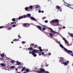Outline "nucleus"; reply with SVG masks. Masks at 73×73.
Segmentation results:
<instances>
[{"label":"nucleus","instance_id":"obj_7","mask_svg":"<svg viewBox=\"0 0 73 73\" xmlns=\"http://www.w3.org/2000/svg\"><path fill=\"white\" fill-rule=\"evenodd\" d=\"M57 23L58 22V20L57 19H54L51 21L50 22V23L51 24H52V23H54L55 22Z\"/></svg>","mask_w":73,"mask_h":73},{"label":"nucleus","instance_id":"obj_12","mask_svg":"<svg viewBox=\"0 0 73 73\" xmlns=\"http://www.w3.org/2000/svg\"><path fill=\"white\" fill-rule=\"evenodd\" d=\"M37 27L39 29H40V31H42V29H41V28H42V27H41L39 26H37Z\"/></svg>","mask_w":73,"mask_h":73},{"label":"nucleus","instance_id":"obj_5","mask_svg":"<svg viewBox=\"0 0 73 73\" xmlns=\"http://www.w3.org/2000/svg\"><path fill=\"white\" fill-rule=\"evenodd\" d=\"M31 16V15L30 14H27V16L25 15H24L23 16H21L19 17V19L20 20L21 19H23V18H26V17H29V16Z\"/></svg>","mask_w":73,"mask_h":73},{"label":"nucleus","instance_id":"obj_10","mask_svg":"<svg viewBox=\"0 0 73 73\" xmlns=\"http://www.w3.org/2000/svg\"><path fill=\"white\" fill-rule=\"evenodd\" d=\"M63 39L64 40V41H65V42H66V43L67 44V45H68L69 46V44H68V41H67L66 40V39H65V38H63Z\"/></svg>","mask_w":73,"mask_h":73},{"label":"nucleus","instance_id":"obj_11","mask_svg":"<svg viewBox=\"0 0 73 73\" xmlns=\"http://www.w3.org/2000/svg\"><path fill=\"white\" fill-rule=\"evenodd\" d=\"M43 28L42 29V30L43 31H45L46 29V26L44 25L42 26Z\"/></svg>","mask_w":73,"mask_h":73},{"label":"nucleus","instance_id":"obj_36","mask_svg":"<svg viewBox=\"0 0 73 73\" xmlns=\"http://www.w3.org/2000/svg\"><path fill=\"white\" fill-rule=\"evenodd\" d=\"M22 42V44H25V43H26V42L25 41Z\"/></svg>","mask_w":73,"mask_h":73},{"label":"nucleus","instance_id":"obj_42","mask_svg":"<svg viewBox=\"0 0 73 73\" xmlns=\"http://www.w3.org/2000/svg\"><path fill=\"white\" fill-rule=\"evenodd\" d=\"M13 27H16V25H14L13 26Z\"/></svg>","mask_w":73,"mask_h":73},{"label":"nucleus","instance_id":"obj_52","mask_svg":"<svg viewBox=\"0 0 73 73\" xmlns=\"http://www.w3.org/2000/svg\"><path fill=\"white\" fill-rule=\"evenodd\" d=\"M16 70H18V69L16 68Z\"/></svg>","mask_w":73,"mask_h":73},{"label":"nucleus","instance_id":"obj_50","mask_svg":"<svg viewBox=\"0 0 73 73\" xmlns=\"http://www.w3.org/2000/svg\"><path fill=\"white\" fill-rule=\"evenodd\" d=\"M41 54H39V56H41Z\"/></svg>","mask_w":73,"mask_h":73},{"label":"nucleus","instance_id":"obj_30","mask_svg":"<svg viewBox=\"0 0 73 73\" xmlns=\"http://www.w3.org/2000/svg\"><path fill=\"white\" fill-rule=\"evenodd\" d=\"M33 46H34V44H32L30 45L31 47H33Z\"/></svg>","mask_w":73,"mask_h":73},{"label":"nucleus","instance_id":"obj_27","mask_svg":"<svg viewBox=\"0 0 73 73\" xmlns=\"http://www.w3.org/2000/svg\"><path fill=\"white\" fill-rule=\"evenodd\" d=\"M34 48H37V45H35L34 46Z\"/></svg>","mask_w":73,"mask_h":73},{"label":"nucleus","instance_id":"obj_29","mask_svg":"<svg viewBox=\"0 0 73 73\" xmlns=\"http://www.w3.org/2000/svg\"><path fill=\"white\" fill-rule=\"evenodd\" d=\"M56 25H54V26H60V25H59V23H56Z\"/></svg>","mask_w":73,"mask_h":73},{"label":"nucleus","instance_id":"obj_49","mask_svg":"<svg viewBox=\"0 0 73 73\" xmlns=\"http://www.w3.org/2000/svg\"><path fill=\"white\" fill-rule=\"evenodd\" d=\"M49 66V64H48V65H47V66H46V67H47V66Z\"/></svg>","mask_w":73,"mask_h":73},{"label":"nucleus","instance_id":"obj_53","mask_svg":"<svg viewBox=\"0 0 73 73\" xmlns=\"http://www.w3.org/2000/svg\"><path fill=\"white\" fill-rule=\"evenodd\" d=\"M58 29H61V28H60L59 27H58Z\"/></svg>","mask_w":73,"mask_h":73},{"label":"nucleus","instance_id":"obj_48","mask_svg":"<svg viewBox=\"0 0 73 73\" xmlns=\"http://www.w3.org/2000/svg\"><path fill=\"white\" fill-rule=\"evenodd\" d=\"M41 12H42V13H44V11H42Z\"/></svg>","mask_w":73,"mask_h":73},{"label":"nucleus","instance_id":"obj_39","mask_svg":"<svg viewBox=\"0 0 73 73\" xmlns=\"http://www.w3.org/2000/svg\"><path fill=\"white\" fill-rule=\"evenodd\" d=\"M11 24H16V23L15 22H12L11 23Z\"/></svg>","mask_w":73,"mask_h":73},{"label":"nucleus","instance_id":"obj_46","mask_svg":"<svg viewBox=\"0 0 73 73\" xmlns=\"http://www.w3.org/2000/svg\"><path fill=\"white\" fill-rule=\"evenodd\" d=\"M60 11V12H62V9H61V10H59V11Z\"/></svg>","mask_w":73,"mask_h":73},{"label":"nucleus","instance_id":"obj_24","mask_svg":"<svg viewBox=\"0 0 73 73\" xmlns=\"http://www.w3.org/2000/svg\"><path fill=\"white\" fill-rule=\"evenodd\" d=\"M15 68V67L14 66H12L10 67V68L11 69H14Z\"/></svg>","mask_w":73,"mask_h":73},{"label":"nucleus","instance_id":"obj_37","mask_svg":"<svg viewBox=\"0 0 73 73\" xmlns=\"http://www.w3.org/2000/svg\"><path fill=\"white\" fill-rule=\"evenodd\" d=\"M46 17H44L42 18V20H44V19H45L46 18Z\"/></svg>","mask_w":73,"mask_h":73},{"label":"nucleus","instance_id":"obj_1","mask_svg":"<svg viewBox=\"0 0 73 73\" xmlns=\"http://www.w3.org/2000/svg\"><path fill=\"white\" fill-rule=\"evenodd\" d=\"M60 60L59 61L60 62H61L62 64H63L65 65V66H67L69 64V61H66L65 62H64V58L62 57H60L59 58Z\"/></svg>","mask_w":73,"mask_h":73},{"label":"nucleus","instance_id":"obj_6","mask_svg":"<svg viewBox=\"0 0 73 73\" xmlns=\"http://www.w3.org/2000/svg\"><path fill=\"white\" fill-rule=\"evenodd\" d=\"M33 8V7L32 6H30V7L25 8V10H27V9H28L29 11H31Z\"/></svg>","mask_w":73,"mask_h":73},{"label":"nucleus","instance_id":"obj_63","mask_svg":"<svg viewBox=\"0 0 73 73\" xmlns=\"http://www.w3.org/2000/svg\"><path fill=\"white\" fill-rule=\"evenodd\" d=\"M46 51H47V50L46 51H45V52H46Z\"/></svg>","mask_w":73,"mask_h":73},{"label":"nucleus","instance_id":"obj_61","mask_svg":"<svg viewBox=\"0 0 73 73\" xmlns=\"http://www.w3.org/2000/svg\"><path fill=\"white\" fill-rule=\"evenodd\" d=\"M18 73H20V72H19Z\"/></svg>","mask_w":73,"mask_h":73},{"label":"nucleus","instance_id":"obj_59","mask_svg":"<svg viewBox=\"0 0 73 73\" xmlns=\"http://www.w3.org/2000/svg\"><path fill=\"white\" fill-rule=\"evenodd\" d=\"M46 65H47V64L46 63Z\"/></svg>","mask_w":73,"mask_h":73},{"label":"nucleus","instance_id":"obj_18","mask_svg":"<svg viewBox=\"0 0 73 73\" xmlns=\"http://www.w3.org/2000/svg\"><path fill=\"white\" fill-rule=\"evenodd\" d=\"M1 66H5V64L4 63H1L0 64Z\"/></svg>","mask_w":73,"mask_h":73},{"label":"nucleus","instance_id":"obj_17","mask_svg":"<svg viewBox=\"0 0 73 73\" xmlns=\"http://www.w3.org/2000/svg\"><path fill=\"white\" fill-rule=\"evenodd\" d=\"M27 24L26 23H23V26L24 27H27Z\"/></svg>","mask_w":73,"mask_h":73},{"label":"nucleus","instance_id":"obj_22","mask_svg":"<svg viewBox=\"0 0 73 73\" xmlns=\"http://www.w3.org/2000/svg\"><path fill=\"white\" fill-rule=\"evenodd\" d=\"M57 9H60V7L59 6H57L56 7Z\"/></svg>","mask_w":73,"mask_h":73},{"label":"nucleus","instance_id":"obj_26","mask_svg":"<svg viewBox=\"0 0 73 73\" xmlns=\"http://www.w3.org/2000/svg\"><path fill=\"white\" fill-rule=\"evenodd\" d=\"M12 21H13L15 22V21H16V19L15 18H13L12 19Z\"/></svg>","mask_w":73,"mask_h":73},{"label":"nucleus","instance_id":"obj_8","mask_svg":"<svg viewBox=\"0 0 73 73\" xmlns=\"http://www.w3.org/2000/svg\"><path fill=\"white\" fill-rule=\"evenodd\" d=\"M64 5L65 6L68 7H69V8H70L73 9V8H72V5H69L68 4L66 3H64Z\"/></svg>","mask_w":73,"mask_h":73},{"label":"nucleus","instance_id":"obj_20","mask_svg":"<svg viewBox=\"0 0 73 73\" xmlns=\"http://www.w3.org/2000/svg\"><path fill=\"white\" fill-rule=\"evenodd\" d=\"M50 36L51 37V38H53V34L52 33H50Z\"/></svg>","mask_w":73,"mask_h":73},{"label":"nucleus","instance_id":"obj_15","mask_svg":"<svg viewBox=\"0 0 73 73\" xmlns=\"http://www.w3.org/2000/svg\"><path fill=\"white\" fill-rule=\"evenodd\" d=\"M33 7H36V8H40V6L38 5H34L33 6Z\"/></svg>","mask_w":73,"mask_h":73},{"label":"nucleus","instance_id":"obj_23","mask_svg":"<svg viewBox=\"0 0 73 73\" xmlns=\"http://www.w3.org/2000/svg\"><path fill=\"white\" fill-rule=\"evenodd\" d=\"M21 62H19L18 61L17 62V64L18 65H20V64H21Z\"/></svg>","mask_w":73,"mask_h":73},{"label":"nucleus","instance_id":"obj_60","mask_svg":"<svg viewBox=\"0 0 73 73\" xmlns=\"http://www.w3.org/2000/svg\"><path fill=\"white\" fill-rule=\"evenodd\" d=\"M48 0L49 1H50V0Z\"/></svg>","mask_w":73,"mask_h":73},{"label":"nucleus","instance_id":"obj_41","mask_svg":"<svg viewBox=\"0 0 73 73\" xmlns=\"http://www.w3.org/2000/svg\"><path fill=\"white\" fill-rule=\"evenodd\" d=\"M48 55L49 56H50V55H51V53L49 52L48 54Z\"/></svg>","mask_w":73,"mask_h":73},{"label":"nucleus","instance_id":"obj_43","mask_svg":"<svg viewBox=\"0 0 73 73\" xmlns=\"http://www.w3.org/2000/svg\"><path fill=\"white\" fill-rule=\"evenodd\" d=\"M3 27V26L0 27V29H1V28H2Z\"/></svg>","mask_w":73,"mask_h":73},{"label":"nucleus","instance_id":"obj_57","mask_svg":"<svg viewBox=\"0 0 73 73\" xmlns=\"http://www.w3.org/2000/svg\"><path fill=\"white\" fill-rule=\"evenodd\" d=\"M46 56H47L48 55V54H46Z\"/></svg>","mask_w":73,"mask_h":73},{"label":"nucleus","instance_id":"obj_62","mask_svg":"<svg viewBox=\"0 0 73 73\" xmlns=\"http://www.w3.org/2000/svg\"><path fill=\"white\" fill-rule=\"evenodd\" d=\"M20 48H21V47H20Z\"/></svg>","mask_w":73,"mask_h":73},{"label":"nucleus","instance_id":"obj_44","mask_svg":"<svg viewBox=\"0 0 73 73\" xmlns=\"http://www.w3.org/2000/svg\"><path fill=\"white\" fill-rule=\"evenodd\" d=\"M57 43L58 44H61V42H59V41H58L57 42Z\"/></svg>","mask_w":73,"mask_h":73},{"label":"nucleus","instance_id":"obj_51","mask_svg":"<svg viewBox=\"0 0 73 73\" xmlns=\"http://www.w3.org/2000/svg\"><path fill=\"white\" fill-rule=\"evenodd\" d=\"M18 37H20V35H19V36H18Z\"/></svg>","mask_w":73,"mask_h":73},{"label":"nucleus","instance_id":"obj_56","mask_svg":"<svg viewBox=\"0 0 73 73\" xmlns=\"http://www.w3.org/2000/svg\"><path fill=\"white\" fill-rule=\"evenodd\" d=\"M26 50H28V49H26Z\"/></svg>","mask_w":73,"mask_h":73},{"label":"nucleus","instance_id":"obj_2","mask_svg":"<svg viewBox=\"0 0 73 73\" xmlns=\"http://www.w3.org/2000/svg\"><path fill=\"white\" fill-rule=\"evenodd\" d=\"M40 52V51L39 50H38L34 49L32 51H32L29 52V53H30V54H32V55H33L35 57L37 56V54H35V53H36L39 54Z\"/></svg>","mask_w":73,"mask_h":73},{"label":"nucleus","instance_id":"obj_34","mask_svg":"<svg viewBox=\"0 0 73 73\" xmlns=\"http://www.w3.org/2000/svg\"><path fill=\"white\" fill-rule=\"evenodd\" d=\"M14 62H15V61L14 60H12L11 61V62L12 63H14Z\"/></svg>","mask_w":73,"mask_h":73},{"label":"nucleus","instance_id":"obj_38","mask_svg":"<svg viewBox=\"0 0 73 73\" xmlns=\"http://www.w3.org/2000/svg\"><path fill=\"white\" fill-rule=\"evenodd\" d=\"M11 29H12V28L11 27H9L8 28L9 30H11Z\"/></svg>","mask_w":73,"mask_h":73},{"label":"nucleus","instance_id":"obj_35","mask_svg":"<svg viewBox=\"0 0 73 73\" xmlns=\"http://www.w3.org/2000/svg\"><path fill=\"white\" fill-rule=\"evenodd\" d=\"M20 17H19L18 18H16V19L15 20H16L17 21H18V20H20V19H19V18ZM19 19V20H18Z\"/></svg>","mask_w":73,"mask_h":73},{"label":"nucleus","instance_id":"obj_31","mask_svg":"<svg viewBox=\"0 0 73 73\" xmlns=\"http://www.w3.org/2000/svg\"><path fill=\"white\" fill-rule=\"evenodd\" d=\"M13 41H18V39H15L13 40Z\"/></svg>","mask_w":73,"mask_h":73},{"label":"nucleus","instance_id":"obj_45","mask_svg":"<svg viewBox=\"0 0 73 73\" xmlns=\"http://www.w3.org/2000/svg\"><path fill=\"white\" fill-rule=\"evenodd\" d=\"M41 12V10H39V11H38L39 13H40Z\"/></svg>","mask_w":73,"mask_h":73},{"label":"nucleus","instance_id":"obj_64","mask_svg":"<svg viewBox=\"0 0 73 73\" xmlns=\"http://www.w3.org/2000/svg\"><path fill=\"white\" fill-rule=\"evenodd\" d=\"M23 49H25V48H24Z\"/></svg>","mask_w":73,"mask_h":73},{"label":"nucleus","instance_id":"obj_33","mask_svg":"<svg viewBox=\"0 0 73 73\" xmlns=\"http://www.w3.org/2000/svg\"><path fill=\"white\" fill-rule=\"evenodd\" d=\"M29 26H30V25H29V24H27V27H29Z\"/></svg>","mask_w":73,"mask_h":73},{"label":"nucleus","instance_id":"obj_21","mask_svg":"<svg viewBox=\"0 0 73 73\" xmlns=\"http://www.w3.org/2000/svg\"><path fill=\"white\" fill-rule=\"evenodd\" d=\"M28 50H30V52H31V50H33V48L31 47H30L28 49Z\"/></svg>","mask_w":73,"mask_h":73},{"label":"nucleus","instance_id":"obj_19","mask_svg":"<svg viewBox=\"0 0 73 73\" xmlns=\"http://www.w3.org/2000/svg\"><path fill=\"white\" fill-rule=\"evenodd\" d=\"M69 35L71 37H72L73 38V34H71L70 33H69Z\"/></svg>","mask_w":73,"mask_h":73},{"label":"nucleus","instance_id":"obj_40","mask_svg":"<svg viewBox=\"0 0 73 73\" xmlns=\"http://www.w3.org/2000/svg\"><path fill=\"white\" fill-rule=\"evenodd\" d=\"M48 22V20H46L45 21V23H47Z\"/></svg>","mask_w":73,"mask_h":73},{"label":"nucleus","instance_id":"obj_28","mask_svg":"<svg viewBox=\"0 0 73 73\" xmlns=\"http://www.w3.org/2000/svg\"><path fill=\"white\" fill-rule=\"evenodd\" d=\"M1 56L2 57H3L4 56V55L3 54H1Z\"/></svg>","mask_w":73,"mask_h":73},{"label":"nucleus","instance_id":"obj_13","mask_svg":"<svg viewBox=\"0 0 73 73\" xmlns=\"http://www.w3.org/2000/svg\"><path fill=\"white\" fill-rule=\"evenodd\" d=\"M47 54H45V52H42V56H46V55Z\"/></svg>","mask_w":73,"mask_h":73},{"label":"nucleus","instance_id":"obj_32","mask_svg":"<svg viewBox=\"0 0 73 73\" xmlns=\"http://www.w3.org/2000/svg\"><path fill=\"white\" fill-rule=\"evenodd\" d=\"M29 71V70L28 69H27L26 70V72H28Z\"/></svg>","mask_w":73,"mask_h":73},{"label":"nucleus","instance_id":"obj_16","mask_svg":"<svg viewBox=\"0 0 73 73\" xmlns=\"http://www.w3.org/2000/svg\"><path fill=\"white\" fill-rule=\"evenodd\" d=\"M38 49H40V51L42 52V49H41V47H38Z\"/></svg>","mask_w":73,"mask_h":73},{"label":"nucleus","instance_id":"obj_3","mask_svg":"<svg viewBox=\"0 0 73 73\" xmlns=\"http://www.w3.org/2000/svg\"><path fill=\"white\" fill-rule=\"evenodd\" d=\"M36 72L38 73H49V72L46 71L44 69L42 68L38 69L37 71H36Z\"/></svg>","mask_w":73,"mask_h":73},{"label":"nucleus","instance_id":"obj_14","mask_svg":"<svg viewBox=\"0 0 73 73\" xmlns=\"http://www.w3.org/2000/svg\"><path fill=\"white\" fill-rule=\"evenodd\" d=\"M31 20H34V21H37V20L35 19L34 18H33V17H31Z\"/></svg>","mask_w":73,"mask_h":73},{"label":"nucleus","instance_id":"obj_47","mask_svg":"<svg viewBox=\"0 0 73 73\" xmlns=\"http://www.w3.org/2000/svg\"><path fill=\"white\" fill-rule=\"evenodd\" d=\"M63 29H65V27H63Z\"/></svg>","mask_w":73,"mask_h":73},{"label":"nucleus","instance_id":"obj_55","mask_svg":"<svg viewBox=\"0 0 73 73\" xmlns=\"http://www.w3.org/2000/svg\"><path fill=\"white\" fill-rule=\"evenodd\" d=\"M45 49H44V50H43L44 51H45Z\"/></svg>","mask_w":73,"mask_h":73},{"label":"nucleus","instance_id":"obj_58","mask_svg":"<svg viewBox=\"0 0 73 73\" xmlns=\"http://www.w3.org/2000/svg\"><path fill=\"white\" fill-rule=\"evenodd\" d=\"M21 68V67H18L17 68Z\"/></svg>","mask_w":73,"mask_h":73},{"label":"nucleus","instance_id":"obj_9","mask_svg":"<svg viewBox=\"0 0 73 73\" xmlns=\"http://www.w3.org/2000/svg\"><path fill=\"white\" fill-rule=\"evenodd\" d=\"M49 29H50V30H51L50 32H52V33H58V34H59H59L58 33L56 32V31H54L53 30V29H52V28H49Z\"/></svg>","mask_w":73,"mask_h":73},{"label":"nucleus","instance_id":"obj_25","mask_svg":"<svg viewBox=\"0 0 73 73\" xmlns=\"http://www.w3.org/2000/svg\"><path fill=\"white\" fill-rule=\"evenodd\" d=\"M25 69V67H23V69L21 70L22 72H23V71H24Z\"/></svg>","mask_w":73,"mask_h":73},{"label":"nucleus","instance_id":"obj_54","mask_svg":"<svg viewBox=\"0 0 73 73\" xmlns=\"http://www.w3.org/2000/svg\"><path fill=\"white\" fill-rule=\"evenodd\" d=\"M11 43H12V44H13V42H12Z\"/></svg>","mask_w":73,"mask_h":73},{"label":"nucleus","instance_id":"obj_4","mask_svg":"<svg viewBox=\"0 0 73 73\" xmlns=\"http://www.w3.org/2000/svg\"><path fill=\"white\" fill-rule=\"evenodd\" d=\"M60 47H61L64 50H65L66 52H68V53H73L72 51L71 50H67L66 48L64 47L63 45H62L61 44H60Z\"/></svg>","mask_w":73,"mask_h":73}]
</instances>
